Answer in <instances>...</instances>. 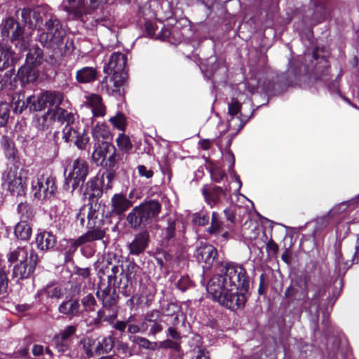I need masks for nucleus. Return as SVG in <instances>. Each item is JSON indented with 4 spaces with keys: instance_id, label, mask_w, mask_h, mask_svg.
<instances>
[{
    "instance_id": "16",
    "label": "nucleus",
    "mask_w": 359,
    "mask_h": 359,
    "mask_svg": "<svg viewBox=\"0 0 359 359\" xmlns=\"http://www.w3.org/2000/svg\"><path fill=\"white\" fill-rule=\"evenodd\" d=\"M149 242V233L147 231H143L135 235L134 239L128 245L130 254L139 255L142 253L148 246Z\"/></svg>"
},
{
    "instance_id": "48",
    "label": "nucleus",
    "mask_w": 359,
    "mask_h": 359,
    "mask_svg": "<svg viewBox=\"0 0 359 359\" xmlns=\"http://www.w3.org/2000/svg\"><path fill=\"white\" fill-rule=\"evenodd\" d=\"M133 341L140 346L142 348L149 349V350H156L158 348L157 342H152L148 340L147 339L136 336L134 337Z\"/></svg>"
},
{
    "instance_id": "47",
    "label": "nucleus",
    "mask_w": 359,
    "mask_h": 359,
    "mask_svg": "<svg viewBox=\"0 0 359 359\" xmlns=\"http://www.w3.org/2000/svg\"><path fill=\"white\" fill-rule=\"evenodd\" d=\"M81 304L86 312H92L95 310L97 301L92 294H88L81 299Z\"/></svg>"
},
{
    "instance_id": "28",
    "label": "nucleus",
    "mask_w": 359,
    "mask_h": 359,
    "mask_svg": "<svg viewBox=\"0 0 359 359\" xmlns=\"http://www.w3.org/2000/svg\"><path fill=\"white\" fill-rule=\"evenodd\" d=\"M97 72L95 68L85 67L76 72V79L79 83H91L96 80Z\"/></svg>"
},
{
    "instance_id": "37",
    "label": "nucleus",
    "mask_w": 359,
    "mask_h": 359,
    "mask_svg": "<svg viewBox=\"0 0 359 359\" xmlns=\"http://www.w3.org/2000/svg\"><path fill=\"white\" fill-rule=\"evenodd\" d=\"M17 76L22 83L34 81L36 77L34 70L28 65L21 67Z\"/></svg>"
},
{
    "instance_id": "17",
    "label": "nucleus",
    "mask_w": 359,
    "mask_h": 359,
    "mask_svg": "<svg viewBox=\"0 0 359 359\" xmlns=\"http://www.w3.org/2000/svg\"><path fill=\"white\" fill-rule=\"evenodd\" d=\"M104 209L95 204L94 206L90 205L88 209L87 214V228H104Z\"/></svg>"
},
{
    "instance_id": "13",
    "label": "nucleus",
    "mask_w": 359,
    "mask_h": 359,
    "mask_svg": "<svg viewBox=\"0 0 359 359\" xmlns=\"http://www.w3.org/2000/svg\"><path fill=\"white\" fill-rule=\"evenodd\" d=\"M302 294L303 292L292 284L287 287L284 292V297L287 299H292L288 304V308L285 311V317L287 316V312H290L292 314L291 318L289 320L291 323L300 318L302 313L301 308L299 305L294 304H297L295 301H299L306 297H303Z\"/></svg>"
},
{
    "instance_id": "43",
    "label": "nucleus",
    "mask_w": 359,
    "mask_h": 359,
    "mask_svg": "<svg viewBox=\"0 0 359 359\" xmlns=\"http://www.w3.org/2000/svg\"><path fill=\"white\" fill-rule=\"evenodd\" d=\"M41 94L39 96H29L27 99V106L30 111H38L45 109V104H41Z\"/></svg>"
},
{
    "instance_id": "55",
    "label": "nucleus",
    "mask_w": 359,
    "mask_h": 359,
    "mask_svg": "<svg viewBox=\"0 0 359 359\" xmlns=\"http://www.w3.org/2000/svg\"><path fill=\"white\" fill-rule=\"evenodd\" d=\"M8 285V272L5 269H0V295L7 292Z\"/></svg>"
},
{
    "instance_id": "53",
    "label": "nucleus",
    "mask_w": 359,
    "mask_h": 359,
    "mask_svg": "<svg viewBox=\"0 0 359 359\" xmlns=\"http://www.w3.org/2000/svg\"><path fill=\"white\" fill-rule=\"evenodd\" d=\"M76 331V326L68 325L64 330H60V332L55 335L63 339L72 342L71 337L75 334Z\"/></svg>"
},
{
    "instance_id": "21",
    "label": "nucleus",
    "mask_w": 359,
    "mask_h": 359,
    "mask_svg": "<svg viewBox=\"0 0 359 359\" xmlns=\"http://www.w3.org/2000/svg\"><path fill=\"white\" fill-rule=\"evenodd\" d=\"M111 212L115 215H121L132 206V202L123 194H115L111 201Z\"/></svg>"
},
{
    "instance_id": "45",
    "label": "nucleus",
    "mask_w": 359,
    "mask_h": 359,
    "mask_svg": "<svg viewBox=\"0 0 359 359\" xmlns=\"http://www.w3.org/2000/svg\"><path fill=\"white\" fill-rule=\"evenodd\" d=\"M358 200H359V194L355 198H353L350 200L344 201V202L341 203L340 204L336 205L329 212L328 214L334 215V214L341 213V212H344L346 209L347 207L353 205H356L358 202Z\"/></svg>"
},
{
    "instance_id": "41",
    "label": "nucleus",
    "mask_w": 359,
    "mask_h": 359,
    "mask_svg": "<svg viewBox=\"0 0 359 359\" xmlns=\"http://www.w3.org/2000/svg\"><path fill=\"white\" fill-rule=\"evenodd\" d=\"M308 282L309 276L304 274L297 276L292 284L303 292V297H307Z\"/></svg>"
},
{
    "instance_id": "20",
    "label": "nucleus",
    "mask_w": 359,
    "mask_h": 359,
    "mask_svg": "<svg viewBox=\"0 0 359 359\" xmlns=\"http://www.w3.org/2000/svg\"><path fill=\"white\" fill-rule=\"evenodd\" d=\"M203 160L205 161L203 166L210 174L211 180L215 182H220L225 177L224 171L210 157H205V154H203Z\"/></svg>"
},
{
    "instance_id": "12",
    "label": "nucleus",
    "mask_w": 359,
    "mask_h": 359,
    "mask_svg": "<svg viewBox=\"0 0 359 359\" xmlns=\"http://www.w3.org/2000/svg\"><path fill=\"white\" fill-rule=\"evenodd\" d=\"M88 230L76 240L69 241V252H74L77 248L88 243L102 240L107 231V228H88Z\"/></svg>"
},
{
    "instance_id": "64",
    "label": "nucleus",
    "mask_w": 359,
    "mask_h": 359,
    "mask_svg": "<svg viewBox=\"0 0 359 359\" xmlns=\"http://www.w3.org/2000/svg\"><path fill=\"white\" fill-rule=\"evenodd\" d=\"M137 170L140 176L144 177L147 179L151 178L154 175V172L143 165H138Z\"/></svg>"
},
{
    "instance_id": "25",
    "label": "nucleus",
    "mask_w": 359,
    "mask_h": 359,
    "mask_svg": "<svg viewBox=\"0 0 359 359\" xmlns=\"http://www.w3.org/2000/svg\"><path fill=\"white\" fill-rule=\"evenodd\" d=\"M86 104L92 109L94 116H103L105 114V107L101 96L92 94L87 97Z\"/></svg>"
},
{
    "instance_id": "3",
    "label": "nucleus",
    "mask_w": 359,
    "mask_h": 359,
    "mask_svg": "<svg viewBox=\"0 0 359 359\" xmlns=\"http://www.w3.org/2000/svg\"><path fill=\"white\" fill-rule=\"evenodd\" d=\"M250 286L246 269L232 262H226L222 273L211 276L206 283L203 280L207 297L233 312L245 306Z\"/></svg>"
},
{
    "instance_id": "5",
    "label": "nucleus",
    "mask_w": 359,
    "mask_h": 359,
    "mask_svg": "<svg viewBox=\"0 0 359 359\" xmlns=\"http://www.w3.org/2000/svg\"><path fill=\"white\" fill-rule=\"evenodd\" d=\"M137 269V265L132 262H126L124 264L114 265L111 267V273L107 276L108 285L104 289H100L96 292V295L102 301L104 308H112L118 302V294L114 285L118 277V287L120 292L126 297H130L128 302L133 304L135 292L133 281Z\"/></svg>"
},
{
    "instance_id": "18",
    "label": "nucleus",
    "mask_w": 359,
    "mask_h": 359,
    "mask_svg": "<svg viewBox=\"0 0 359 359\" xmlns=\"http://www.w3.org/2000/svg\"><path fill=\"white\" fill-rule=\"evenodd\" d=\"M58 311L69 318L79 316L82 313L78 299H69L64 301L59 305Z\"/></svg>"
},
{
    "instance_id": "57",
    "label": "nucleus",
    "mask_w": 359,
    "mask_h": 359,
    "mask_svg": "<svg viewBox=\"0 0 359 359\" xmlns=\"http://www.w3.org/2000/svg\"><path fill=\"white\" fill-rule=\"evenodd\" d=\"M159 347L163 348H171L176 351L178 353L182 351L180 344L177 341H172L170 339H166L160 343Z\"/></svg>"
},
{
    "instance_id": "35",
    "label": "nucleus",
    "mask_w": 359,
    "mask_h": 359,
    "mask_svg": "<svg viewBox=\"0 0 359 359\" xmlns=\"http://www.w3.org/2000/svg\"><path fill=\"white\" fill-rule=\"evenodd\" d=\"M14 233L18 238L27 241L31 237L32 228L28 222H20L16 224Z\"/></svg>"
},
{
    "instance_id": "54",
    "label": "nucleus",
    "mask_w": 359,
    "mask_h": 359,
    "mask_svg": "<svg viewBox=\"0 0 359 359\" xmlns=\"http://www.w3.org/2000/svg\"><path fill=\"white\" fill-rule=\"evenodd\" d=\"M9 106L6 102H0V127L7 123L9 118Z\"/></svg>"
},
{
    "instance_id": "2",
    "label": "nucleus",
    "mask_w": 359,
    "mask_h": 359,
    "mask_svg": "<svg viewBox=\"0 0 359 359\" xmlns=\"http://www.w3.org/2000/svg\"><path fill=\"white\" fill-rule=\"evenodd\" d=\"M358 254L359 236L356 239L354 253L351 261L344 260L341 252V242L334 245V277L336 285L332 290V294H330L326 298H324L326 295L327 282L322 279L319 283L320 287L310 300L309 305L306 310L310 329L314 335L319 332V315L321 312L323 334L326 341L325 349L330 358H334L338 354L344 355L345 353L347 341L344 338V333L339 327L333 325L329 320V316L342 290L343 277L353 264L358 263Z\"/></svg>"
},
{
    "instance_id": "44",
    "label": "nucleus",
    "mask_w": 359,
    "mask_h": 359,
    "mask_svg": "<svg viewBox=\"0 0 359 359\" xmlns=\"http://www.w3.org/2000/svg\"><path fill=\"white\" fill-rule=\"evenodd\" d=\"M13 56L12 50L7 47L0 48V71L7 68L9 65V60Z\"/></svg>"
},
{
    "instance_id": "38",
    "label": "nucleus",
    "mask_w": 359,
    "mask_h": 359,
    "mask_svg": "<svg viewBox=\"0 0 359 359\" xmlns=\"http://www.w3.org/2000/svg\"><path fill=\"white\" fill-rule=\"evenodd\" d=\"M43 59V50L39 47H34L29 50L27 55V62L34 66L41 64Z\"/></svg>"
},
{
    "instance_id": "30",
    "label": "nucleus",
    "mask_w": 359,
    "mask_h": 359,
    "mask_svg": "<svg viewBox=\"0 0 359 359\" xmlns=\"http://www.w3.org/2000/svg\"><path fill=\"white\" fill-rule=\"evenodd\" d=\"M313 13L311 20L315 22H319L323 20L327 15L326 5L323 1L314 0L312 2Z\"/></svg>"
},
{
    "instance_id": "14",
    "label": "nucleus",
    "mask_w": 359,
    "mask_h": 359,
    "mask_svg": "<svg viewBox=\"0 0 359 359\" xmlns=\"http://www.w3.org/2000/svg\"><path fill=\"white\" fill-rule=\"evenodd\" d=\"M38 262L36 254L31 252L29 259L15 265L13 268V276L19 279L28 278L34 272Z\"/></svg>"
},
{
    "instance_id": "27",
    "label": "nucleus",
    "mask_w": 359,
    "mask_h": 359,
    "mask_svg": "<svg viewBox=\"0 0 359 359\" xmlns=\"http://www.w3.org/2000/svg\"><path fill=\"white\" fill-rule=\"evenodd\" d=\"M205 255V259H203V273L205 270L212 269L215 264L217 263V250L215 248L210 245L203 243V257Z\"/></svg>"
},
{
    "instance_id": "39",
    "label": "nucleus",
    "mask_w": 359,
    "mask_h": 359,
    "mask_svg": "<svg viewBox=\"0 0 359 359\" xmlns=\"http://www.w3.org/2000/svg\"><path fill=\"white\" fill-rule=\"evenodd\" d=\"M50 109H48L42 116L37 119L36 127L40 130H47L53 123Z\"/></svg>"
},
{
    "instance_id": "61",
    "label": "nucleus",
    "mask_w": 359,
    "mask_h": 359,
    "mask_svg": "<svg viewBox=\"0 0 359 359\" xmlns=\"http://www.w3.org/2000/svg\"><path fill=\"white\" fill-rule=\"evenodd\" d=\"M116 350L121 354L125 355V356L133 355L132 350L130 349L129 345L121 341L117 343Z\"/></svg>"
},
{
    "instance_id": "23",
    "label": "nucleus",
    "mask_w": 359,
    "mask_h": 359,
    "mask_svg": "<svg viewBox=\"0 0 359 359\" xmlns=\"http://www.w3.org/2000/svg\"><path fill=\"white\" fill-rule=\"evenodd\" d=\"M36 243L38 248L41 250H48L54 248L56 239L53 234L44 231L37 234Z\"/></svg>"
},
{
    "instance_id": "9",
    "label": "nucleus",
    "mask_w": 359,
    "mask_h": 359,
    "mask_svg": "<svg viewBox=\"0 0 359 359\" xmlns=\"http://www.w3.org/2000/svg\"><path fill=\"white\" fill-rule=\"evenodd\" d=\"M25 175L26 173L23 170H19L16 166H11L3 173V184L13 195H23L27 187Z\"/></svg>"
},
{
    "instance_id": "49",
    "label": "nucleus",
    "mask_w": 359,
    "mask_h": 359,
    "mask_svg": "<svg viewBox=\"0 0 359 359\" xmlns=\"http://www.w3.org/2000/svg\"><path fill=\"white\" fill-rule=\"evenodd\" d=\"M63 139L66 142L73 143L79 133L72 125H66L62 130Z\"/></svg>"
},
{
    "instance_id": "63",
    "label": "nucleus",
    "mask_w": 359,
    "mask_h": 359,
    "mask_svg": "<svg viewBox=\"0 0 359 359\" xmlns=\"http://www.w3.org/2000/svg\"><path fill=\"white\" fill-rule=\"evenodd\" d=\"M145 29L148 35L152 38L156 39V34L158 30V28L156 26L151 22H146Z\"/></svg>"
},
{
    "instance_id": "34",
    "label": "nucleus",
    "mask_w": 359,
    "mask_h": 359,
    "mask_svg": "<svg viewBox=\"0 0 359 359\" xmlns=\"http://www.w3.org/2000/svg\"><path fill=\"white\" fill-rule=\"evenodd\" d=\"M29 251L25 248H17L7 255L8 260L11 263L18 262L19 263L29 259Z\"/></svg>"
},
{
    "instance_id": "46",
    "label": "nucleus",
    "mask_w": 359,
    "mask_h": 359,
    "mask_svg": "<svg viewBox=\"0 0 359 359\" xmlns=\"http://www.w3.org/2000/svg\"><path fill=\"white\" fill-rule=\"evenodd\" d=\"M116 142L119 149L123 151L128 152L133 148L129 137L123 133L119 134Z\"/></svg>"
},
{
    "instance_id": "8",
    "label": "nucleus",
    "mask_w": 359,
    "mask_h": 359,
    "mask_svg": "<svg viewBox=\"0 0 359 359\" xmlns=\"http://www.w3.org/2000/svg\"><path fill=\"white\" fill-rule=\"evenodd\" d=\"M88 174V163L82 158L74 160L71 166V170L65 178L64 189L73 193L74 191L81 188Z\"/></svg>"
},
{
    "instance_id": "26",
    "label": "nucleus",
    "mask_w": 359,
    "mask_h": 359,
    "mask_svg": "<svg viewBox=\"0 0 359 359\" xmlns=\"http://www.w3.org/2000/svg\"><path fill=\"white\" fill-rule=\"evenodd\" d=\"M50 111L54 121L57 120L61 123H66V125H72L74 123V114L60 107L50 109Z\"/></svg>"
},
{
    "instance_id": "36",
    "label": "nucleus",
    "mask_w": 359,
    "mask_h": 359,
    "mask_svg": "<svg viewBox=\"0 0 359 359\" xmlns=\"http://www.w3.org/2000/svg\"><path fill=\"white\" fill-rule=\"evenodd\" d=\"M223 222L216 212H212L210 226L205 229L210 235H217L222 232Z\"/></svg>"
},
{
    "instance_id": "32",
    "label": "nucleus",
    "mask_w": 359,
    "mask_h": 359,
    "mask_svg": "<svg viewBox=\"0 0 359 359\" xmlns=\"http://www.w3.org/2000/svg\"><path fill=\"white\" fill-rule=\"evenodd\" d=\"M114 347V339L112 336L103 337L98 341L95 348V353L97 355L107 354L111 352Z\"/></svg>"
},
{
    "instance_id": "4",
    "label": "nucleus",
    "mask_w": 359,
    "mask_h": 359,
    "mask_svg": "<svg viewBox=\"0 0 359 359\" xmlns=\"http://www.w3.org/2000/svg\"><path fill=\"white\" fill-rule=\"evenodd\" d=\"M22 21L30 28H36V41L44 48L57 53L63 44L65 32L56 15L43 13L37 10L25 8L21 11Z\"/></svg>"
},
{
    "instance_id": "60",
    "label": "nucleus",
    "mask_w": 359,
    "mask_h": 359,
    "mask_svg": "<svg viewBox=\"0 0 359 359\" xmlns=\"http://www.w3.org/2000/svg\"><path fill=\"white\" fill-rule=\"evenodd\" d=\"M89 141V137L87 135L82 133H79L77 137H76L74 142H73L79 149H84L86 145Z\"/></svg>"
},
{
    "instance_id": "29",
    "label": "nucleus",
    "mask_w": 359,
    "mask_h": 359,
    "mask_svg": "<svg viewBox=\"0 0 359 359\" xmlns=\"http://www.w3.org/2000/svg\"><path fill=\"white\" fill-rule=\"evenodd\" d=\"M11 41L16 46L19 47L20 50L26 49L29 44V37L25 36L24 29L18 25L13 31Z\"/></svg>"
},
{
    "instance_id": "31",
    "label": "nucleus",
    "mask_w": 359,
    "mask_h": 359,
    "mask_svg": "<svg viewBox=\"0 0 359 359\" xmlns=\"http://www.w3.org/2000/svg\"><path fill=\"white\" fill-rule=\"evenodd\" d=\"M93 137L97 141L101 142L102 141L108 142L109 140L111 139V135L109 128L107 125L97 124L92 130Z\"/></svg>"
},
{
    "instance_id": "10",
    "label": "nucleus",
    "mask_w": 359,
    "mask_h": 359,
    "mask_svg": "<svg viewBox=\"0 0 359 359\" xmlns=\"http://www.w3.org/2000/svg\"><path fill=\"white\" fill-rule=\"evenodd\" d=\"M68 5L64 7V10L74 20L85 21V17L96 10L102 0H67Z\"/></svg>"
},
{
    "instance_id": "33",
    "label": "nucleus",
    "mask_w": 359,
    "mask_h": 359,
    "mask_svg": "<svg viewBox=\"0 0 359 359\" xmlns=\"http://www.w3.org/2000/svg\"><path fill=\"white\" fill-rule=\"evenodd\" d=\"M17 211L20 215V222L32 220L35 215L33 207L27 202L20 203L18 205Z\"/></svg>"
},
{
    "instance_id": "1",
    "label": "nucleus",
    "mask_w": 359,
    "mask_h": 359,
    "mask_svg": "<svg viewBox=\"0 0 359 359\" xmlns=\"http://www.w3.org/2000/svg\"><path fill=\"white\" fill-rule=\"evenodd\" d=\"M309 41L311 46L306 48L304 57L299 55L290 60L285 73L263 81L262 90L265 102L255 108H253V100L248 97L243 102L236 97H232L228 102L227 128L233 130L232 137L254 116L256 110L269 103L270 97L283 93L289 86L309 88L312 93L317 92L319 87H323L332 96L348 101L340 90L343 76L341 67L339 65L332 69L328 48Z\"/></svg>"
},
{
    "instance_id": "15",
    "label": "nucleus",
    "mask_w": 359,
    "mask_h": 359,
    "mask_svg": "<svg viewBox=\"0 0 359 359\" xmlns=\"http://www.w3.org/2000/svg\"><path fill=\"white\" fill-rule=\"evenodd\" d=\"M203 198L207 204L212 208L222 203L223 200H228V194L219 186L205 188L203 187Z\"/></svg>"
},
{
    "instance_id": "42",
    "label": "nucleus",
    "mask_w": 359,
    "mask_h": 359,
    "mask_svg": "<svg viewBox=\"0 0 359 359\" xmlns=\"http://www.w3.org/2000/svg\"><path fill=\"white\" fill-rule=\"evenodd\" d=\"M52 342L58 353H65L69 350L71 342L56 335L53 337Z\"/></svg>"
},
{
    "instance_id": "58",
    "label": "nucleus",
    "mask_w": 359,
    "mask_h": 359,
    "mask_svg": "<svg viewBox=\"0 0 359 359\" xmlns=\"http://www.w3.org/2000/svg\"><path fill=\"white\" fill-rule=\"evenodd\" d=\"M83 344V348L88 358H92L94 356L95 351H93L92 346H93L95 341L92 339H84L81 341Z\"/></svg>"
},
{
    "instance_id": "7",
    "label": "nucleus",
    "mask_w": 359,
    "mask_h": 359,
    "mask_svg": "<svg viewBox=\"0 0 359 359\" xmlns=\"http://www.w3.org/2000/svg\"><path fill=\"white\" fill-rule=\"evenodd\" d=\"M127 57L125 54L117 52L111 54L107 67L104 72L107 74H111L110 81L113 82L116 89L123 86L127 79V72L126 70Z\"/></svg>"
},
{
    "instance_id": "62",
    "label": "nucleus",
    "mask_w": 359,
    "mask_h": 359,
    "mask_svg": "<svg viewBox=\"0 0 359 359\" xmlns=\"http://www.w3.org/2000/svg\"><path fill=\"white\" fill-rule=\"evenodd\" d=\"M224 161L229 163L228 171L229 172L233 171L235 165V156L231 150H229L226 152V154L224 156Z\"/></svg>"
},
{
    "instance_id": "19",
    "label": "nucleus",
    "mask_w": 359,
    "mask_h": 359,
    "mask_svg": "<svg viewBox=\"0 0 359 359\" xmlns=\"http://www.w3.org/2000/svg\"><path fill=\"white\" fill-rule=\"evenodd\" d=\"M111 151H114L112 144L107 141L97 142L95 144V149L92 154L93 159L97 164H102Z\"/></svg>"
},
{
    "instance_id": "56",
    "label": "nucleus",
    "mask_w": 359,
    "mask_h": 359,
    "mask_svg": "<svg viewBox=\"0 0 359 359\" xmlns=\"http://www.w3.org/2000/svg\"><path fill=\"white\" fill-rule=\"evenodd\" d=\"M120 159H121V156L118 154L116 153V149L115 147L114 146V151H111L109 153V157L107 158V161L106 163V165L109 168H113L118 164Z\"/></svg>"
},
{
    "instance_id": "52",
    "label": "nucleus",
    "mask_w": 359,
    "mask_h": 359,
    "mask_svg": "<svg viewBox=\"0 0 359 359\" xmlns=\"http://www.w3.org/2000/svg\"><path fill=\"white\" fill-rule=\"evenodd\" d=\"M109 121L118 130L124 131L126 128V118L123 114L118 113L109 118Z\"/></svg>"
},
{
    "instance_id": "50",
    "label": "nucleus",
    "mask_w": 359,
    "mask_h": 359,
    "mask_svg": "<svg viewBox=\"0 0 359 359\" xmlns=\"http://www.w3.org/2000/svg\"><path fill=\"white\" fill-rule=\"evenodd\" d=\"M316 226L313 231L314 236H316L323 229H324L329 224V216L323 215L317 217L315 220Z\"/></svg>"
},
{
    "instance_id": "22",
    "label": "nucleus",
    "mask_w": 359,
    "mask_h": 359,
    "mask_svg": "<svg viewBox=\"0 0 359 359\" xmlns=\"http://www.w3.org/2000/svg\"><path fill=\"white\" fill-rule=\"evenodd\" d=\"M348 65L352 67L353 82L350 85V90L354 97L359 100V60L357 56H353L348 61Z\"/></svg>"
},
{
    "instance_id": "51",
    "label": "nucleus",
    "mask_w": 359,
    "mask_h": 359,
    "mask_svg": "<svg viewBox=\"0 0 359 359\" xmlns=\"http://www.w3.org/2000/svg\"><path fill=\"white\" fill-rule=\"evenodd\" d=\"M19 24L12 18H8L4 21L1 33L4 36H9L10 33H13V31L16 28Z\"/></svg>"
},
{
    "instance_id": "59",
    "label": "nucleus",
    "mask_w": 359,
    "mask_h": 359,
    "mask_svg": "<svg viewBox=\"0 0 359 359\" xmlns=\"http://www.w3.org/2000/svg\"><path fill=\"white\" fill-rule=\"evenodd\" d=\"M179 311V308L175 304H169L166 308V315L170 316H174L173 324H177L179 323V318L177 315Z\"/></svg>"
},
{
    "instance_id": "11",
    "label": "nucleus",
    "mask_w": 359,
    "mask_h": 359,
    "mask_svg": "<svg viewBox=\"0 0 359 359\" xmlns=\"http://www.w3.org/2000/svg\"><path fill=\"white\" fill-rule=\"evenodd\" d=\"M32 188L36 198H48L51 197L56 191L53 178L50 176H37L32 182Z\"/></svg>"
},
{
    "instance_id": "24",
    "label": "nucleus",
    "mask_w": 359,
    "mask_h": 359,
    "mask_svg": "<svg viewBox=\"0 0 359 359\" xmlns=\"http://www.w3.org/2000/svg\"><path fill=\"white\" fill-rule=\"evenodd\" d=\"M63 95L59 92L46 91L41 93V104L48 107H60L63 101Z\"/></svg>"
},
{
    "instance_id": "6",
    "label": "nucleus",
    "mask_w": 359,
    "mask_h": 359,
    "mask_svg": "<svg viewBox=\"0 0 359 359\" xmlns=\"http://www.w3.org/2000/svg\"><path fill=\"white\" fill-rule=\"evenodd\" d=\"M161 208V203L158 201H146L133 208L127 215V222L133 229H143L158 220Z\"/></svg>"
},
{
    "instance_id": "40",
    "label": "nucleus",
    "mask_w": 359,
    "mask_h": 359,
    "mask_svg": "<svg viewBox=\"0 0 359 359\" xmlns=\"http://www.w3.org/2000/svg\"><path fill=\"white\" fill-rule=\"evenodd\" d=\"M62 294V288L54 285H48L41 292L42 295H45L47 298L55 299H60Z\"/></svg>"
}]
</instances>
